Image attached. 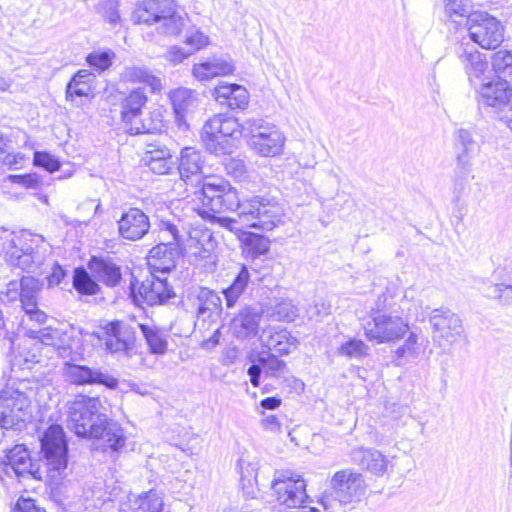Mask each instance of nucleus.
Wrapping results in <instances>:
<instances>
[{"label": "nucleus", "mask_w": 512, "mask_h": 512, "mask_svg": "<svg viewBox=\"0 0 512 512\" xmlns=\"http://www.w3.org/2000/svg\"><path fill=\"white\" fill-rule=\"evenodd\" d=\"M100 408L99 398L77 396L68 403V428L77 436L98 440L103 451L119 454L126 445L124 430L117 423L108 421Z\"/></svg>", "instance_id": "nucleus-1"}, {"label": "nucleus", "mask_w": 512, "mask_h": 512, "mask_svg": "<svg viewBox=\"0 0 512 512\" xmlns=\"http://www.w3.org/2000/svg\"><path fill=\"white\" fill-rule=\"evenodd\" d=\"M283 215V207L274 197L253 195L241 199L237 221L247 228L270 231L281 222Z\"/></svg>", "instance_id": "nucleus-2"}, {"label": "nucleus", "mask_w": 512, "mask_h": 512, "mask_svg": "<svg viewBox=\"0 0 512 512\" xmlns=\"http://www.w3.org/2000/svg\"><path fill=\"white\" fill-rule=\"evenodd\" d=\"M246 120L239 123L237 118L217 114L209 118L202 127L201 141L206 150L216 155L229 154L234 145L231 139L247 136Z\"/></svg>", "instance_id": "nucleus-3"}, {"label": "nucleus", "mask_w": 512, "mask_h": 512, "mask_svg": "<svg viewBox=\"0 0 512 512\" xmlns=\"http://www.w3.org/2000/svg\"><path fill=\"white\" fill-rule=\"evenodd\" d=\"M377 310L364 323L366 338L377 344L390 343L401 339L409 331L408 320L398 315L396 311L386 312L390 307L385 295L379 296L376 302Z\"/></svg>", "instance_id": "nucleus-4"}, {"label": "nucleus", "mask_w": 512, "mask_h": 512, "mask_svg": "<svg viewBox=\"0 0 512 512\" xmlns=\"http://www.w3.org/2000/svg\"><path fill=\"white\" fill-rule=\"evenodd\" d=\"M46 473L51 480L62 478L68 465V445L60 425H51L41 438Z\"/></svg>", "instance_id": "nucleus-5"}, {"label": "nucleus", "mask_w": 512, "mask_h": 512, "mask_svg": "<svg viewBox=\"0 0 512 512\" xmlns=\"http://www.w3.org/2000/svg\"><path fill=\"white\" fill-rule=\"evenodd\" d=\"M247 136L250 148L262 157H274L282 153L285 136L280 129L263 119H247Z\"/></svg>", "instance_id": "nucleus-6"}, {"label": "nucleus", "mask_w": 512, "mask_h": 512, "mask_svg": "<svg viewBox=\"0 0 512 512\" xmlns=\"http://www.w3.org/2000/svg\"><path fill=\"white\" fill-rule=\"evenodd\" d=\"M202 203L215 213L236 211L240 205L237 190L221 177L205 176L199 187Z\"/></svg>", "instance_id": "nucleus-7"}, {"label": "nucleus", "mask_w": 512, "mask_h": 512, "mask_svg": "<svg viewBox=\"0 0 512 512\" xmlns=\"http://www.w3.org/2000/svg\"><path fill=\"white\" fill-rule=\"evenodd\" d=\"M32 416L29 396L13 386L0 391V425L4 429L20 428Z\"/></svg>", "instance_id": "nucleus-8"}, {"label": "nucleus", "mask_w": 512, "mask_h": 512, "mask_svg": "<svg viewBox=\"0 0 512 512\" xmlns=\"http://www.w3.org/2000/svg\"><path fill=\"white\" fill-rule=\"evenodd\" d=\"M466 28L469 38L483 49H496L504 40L503 25L485 11L472 13Z\"/></svg>", "instance_id": "nucleus-9"}, {"label": "nucleus", "mask_w": 512, "mask_h": 512, "mask_svg": "<svg viewBox=\"0 0 512 512\" xmlns=\"http://www.w3.org/2000/svg\"><path fill=\"white\" fill-rule=\"evenodd\" d=\"M63 360L62 375L66 382L75 385L102 384L110 389H115L118 385V380L115 377L99 369L81 364L80 350H74L72 355Z\"/></svg>", "instance_id": "nucleus-10"}, {"label": "nucleus", "mask_w": 512, "mask_h": 512, "mask_svg": "<svg viewBox=\"0 0 512 512\" xmlns=\"http://www.w3.org/2000/svg\"><path fill=\"white\" fill-rule=\"evenodd\" d=\"M334 498L342 505L357 503L365 496L367 484L363 475L354 469L337 471L330 480Z\"/></svg>", "instance_id": "nucleus-11"}, {"label": "nucleus", "mask_w": 512, "mask_h": 512, "mask_svg": "<svg viewBox=\"0 0 512 512\" xmlns=\"http://www.w3.org/2000/svg\"><path fill=\"white\" fill-rule=\"evenodd\" d=\"M271 487L279 503L289 508H300L308 499L305 480L290 471H277Z\"/></svg>", "instance_id": "nucleus-12"}, {"label": "nucleus", "mask_w": 512, "mask_h": 512, "mask_svg": "<svg viewBox=\"0 0 512 512\" xmlns=\"http://www.w3.org/2000/svg\"><path fill=\"white\" fill-rule=\"evenodd\" d=\"M429 321L433 327V339L440 347H451L464 334L461 319L449 309H434Z\"/></svg>", "instance_id": "nucleus-13"}, {"label": "nucleus", "mask_w": 512, "mask_h": 512, "mask_svg": "<svg viewBox=\"0 0 512 512\" xmlns=\"http://www.w3.org/2000/svg\"><path fill=\"white\" fill-rule=\"evenodd\" d=\"M26 336L38 339L42 344L53 347L62 359L72 355L74 350H80V339L73 335L72 330L52 327L27 329Z\"/></svg>", "instance_id": "nucleus-14"}, {"label": "nucleus", "mask_w": 512, "mask_h": 512, "mask_svg": "<svg viewBox=\"0 0 512 512\" xmlns=\"http://www.w3.org/2000/svg\"><path fill=\"white\" fill-rule=\"evenodd\" d=\"M250 382L254 387L260 385V377L274 378L281 382H288L290 378V370L285 361L280 360L270 352H262L257 358V363L251 365L247 371Z\"/></svg>", "instance_id": "nucleus-15"}, {"label": "nucleus", "mask_w": 512, "mask_h": 512, "mask_svg": "<svg viewBox=\"0 0 512 512\" xmlns=\"http://www.w3.org/2000/svg\"><path fill=\"white\" fill-rule=\"evenodd\" d=\"M213 222L218 223L221 227L234 232L241 243L243 252L250 256H261L269 251L270 240L260 234L243 231L238 227V221L235 218L213 216Z\"/></svg>", "instance_id": "nucleus-16"}, {"label": "nucleus", "mask_w": 512, "mask_h": 512, "mask_svg": "<svg viewBox=\"0 0 512 512\" xmlns=\"http://www.w3.org/2000/svg\"><path fill=\"white\" fill-rule=\"evenodd\" d=\"M105 346L111 353H123L129 356L135 347V332L123 322H109L104 327Z\"/></svg>", "instance_id": "nucleus-17"}, {"label": "nucleus", "mask_w": 512, "mask_h": 512, "mask_svg": "<svg viewBox=\"0 0 512 512\" xmlns=\"http://www.w3.org/2000/svg\"><path fill=\"white\" fill-rule=\"evenodd\" d=\"M204 159L201 152L192 147H185L181 150L179 158L180 179L191 187L198 188L205 177L202 176Z\"/></svg>", "instance_id": "nucleus-18"}, {"label": "nucleus", "mask_w": 512, "mask_h": 512, "mask_svg": "<svg viewBox=\"0 0 512 512\" xmlns=\"http://www.w3.org/2000/svg\"><path fill=\"white\" fill-rule=\"evenodd\" d=\"M5 457L7 470L11 469L19 479H42L43 471L36 463L32 462L29 452L24 445H15L6 453Z\"/></svg>", "instance_id": "nucleus-19"}, {"label": "nucleus", "mask_w": 512, "mask_h": 512, "mask_svg": "<svg viewBox=\"0 0 512 512\" xmlns=\"http://www.w3.org/2000/svg\"><path fill=\"white\" fill-rule=\"evenodd\" d=\"M481 103L492 107L496 112L509 105L512 100V86L500 77L481 84L479 89Z\"/></svg>", "instance_id": "nucleus-20"}, {"label": "nucleus", "mask_w": 512, "mask_h": 512, "mask_svg": "<svg viewBox=\"0 0 512 512\" xmlns=\"http://www.w3.org/2000/svg\"><path fill=\"white\" fill-rule=\"evenodd\" d=\"M150 228L148 216L138 208H130L118 221L120 235L128 240L141 239Z\"/></svg>", "instance_id": "nucleus-21"}, {"label": "nucleus", "mask_w": 512, "mask_h": 512, "mask_svg": "<svg viewBox=\"0 0 512 512\" xmlns=\"http://www.w3.org/2000/svg\"><path fill=\"white\" fill-rule=\"evenodd\" d=\"M261 344L270 351L288 355L298 347V340L287 329L268 327L259 336Z\"/></svg>", "instance_id": "nucleus-22"}, {"label": "nucleus", "mask_w": 512, "mask_h": 512, "mask_svg": "<svg viewBox=\"0 0 512 512\" xmlns=\"http://www.w3.org/2000/svg\"><path fill=\"white\" fill-rule=\"evenodd\" d=\"M457 55L469 81L471 84H475V80L480 79L487 70L488 63L476 48L464 43L457 48Z\"/></svg>", "instance_id": "nucleus-23"}, {"label": "nucleus", "mask_w": 512, "mask_h": 512, "mask_svg": "<svg viewBox=\"0 0 512 512\" xmlns=\"http://www.w3.org/2000/svg\"><path fill=\"white\" fill-rule=\"evenodd\" d=\"M138 293L149 306L162 304L174 296V292L168 286L166 278L161 276L143 281L138 289Z\"/></svg>", "instance_id": "nucleus-24"}, {"label": "nucleus", "mask_w": 512, "mask_h": 512, "mask_svg": "<svg viewBox=\"0 0 512 512\" xmlns=\"http://www.w3.org/2000/svg\"><path fill=\"white\" fill-rule=\"evenodd\" d=\"M186 19L177 12L173 0H162V9L156 30L167 36H178L185 27Z\"/></svg>", "instance_id": "nucleus-25"}, {"label": "nucleus", "mask_w": 512, "mask_h": 512, "mask_svg": "<svg viewBox=\"0 0 512 512\" xmlns=\"http://www.w3.org/2000/svg\"><path fill=\"white\" fill-rule=\"evenodd\" d=\"M13 251L7 256H36L45 254L49 246L41 235L29 231H22L11 240Z\"/></svg>", "instance_id": "nucleus-26"}, {"label": "nucleus", "mask_w": 512, "mask_h": 512, "mask_svg": "<svg viewBox=\"0 0 512 512\" xmlns=\"http://www.w3.org/2000/svg\"><path fill=\"white\" fill-rule=\"evenodd\" d=\"M146 166L155 174H168L175 162L171 151L159 143H150L143 157Z\"/></svg>", "instance_id": "nucleus-27"}, {"label": "nucleus", "mask_w": 512, "mask_h": 512, "mask_svg": "<svg viewBox=\"0 0 512 512\" xmlns=\"http://www.w3.org/2000/svg\"><path fill=\"white\" fill-rule=\"evenodd\" d=\"M214 97L221 105H226L231 110L245 109L249 103L247 89L238 84H221L215 88Z\"/></svg>", "instance_id": "nucleus-28"}, {"label": "nucleus", "mask_w": 512, "mask_h": 512, "mask_svg": "<svg viewBox=\"0 0 512 512\" xmlns=\"http://www.w3.org/2000/svg\"><path fill=\"white\" fill-rule=\"evenodd\" d=\"M234 72V65L224 57L213 56L206 61L194 64L192 73L201 81L210 80L217 76H226Z\"/></svg>", "instance_id": "nucleus-29"}, {"label": "nucleus", "mask_w": 512, "mask_h": 512, "mask_svg": "<svg viewBox=\"0 0 512 512\" xmlns=\"http://www.w3.org/2000/svg\"><path fill=\"white\" fill-rule=\"evenodd\" d=\"M352 459L359 466L376 476H383L388 468L387 458L376 449H355L352 452Z\"/></svg>", "instance_id": "nucleus-30"}, {"label": "nucleus", "mask_w": 512, "mask_h": 512, "mask_svg": "<svg viewBox=\"0 0 512 512\" xmlns=\"http://www.w3.org/2000/svg\"><path fill=\"white\" fill-rule=\"evenodd\" d=\"M88 267L97 281H101L107 286L114 287L121 280L120 267L107 258H91Z\"/></svg>", "instance_id": "nucleus-31"}, {"label": "nucleus", "mask_w": 512, "mask_h": 512, "mask_svg": "<svg viewBox=\"0 0 512 512\" xmlns=\"http://www.w3.org/2000/svg\"><path fill=\"white\" fill-rule=\"evenodd\" d=\"M454 147L456 150V165L472 166V157L477 148V143L469 130L460 128L455 131Z\"/></svg>", "instance_id": "nucleus-32"}, {"label": "nucleus", "mask_w": 512, "mask_h": 512, "mask_svg": "<svg viewBox=\"0 0 512 512\" xmlns=\"http://www.w3.org/2000/svg\"><path fill=\"white\" fill-rule=\"evenodd\" d=\"M262 313L254 308L246 307L233 319L232 326L237 337L255 335L258 330Z\"/></svg>", "instance_id": "nucleus-33"}, {"label": "nucleus", "mask_w": 512, "mask_h": 512, "mask_svg": "<svg viewBox=\"0 0 512 512\" xmlns=\"http://www.w3.org/2000/svg\"><path fill=\"white\" fill-rule=\"evenodd\" d=\"M139 328L152 354L163 355L166 353L167 335L160 328L146 323L139 324Z\"/></svg>", "instance_id": "nucleus-34"}, {"label": "nucleus", "mask_w": 512, "mask_h": 512, "mask_svg": "<svg viewBox=\"0 0 512 512\" xmlns=\"http://www.w3.org/2000/svg\"><path fill=\"white\" fill-rule=\"evenodd\" d=\"M125 81L143 83L151 88L152 92H159L162 88L161 80L153 75L149 69L141 66L126 67L122 73Z\"/></svg>", "instance_id": "nucleus-35"}, {"label": "nucleus", "mask_w": 512, "mask_h": 512, "mask_svg": "<svg viewBox=\"0 0 512 512\" xmlns=\"http://www.w3.org/2000/svg\"><path fill=\"white\" fill-rule=\"evenodd\" d=\"M160 237L167 240V243H160L156 247L152 248L148 256H168V249L172 251V246H177L180 235L179 231L173 223L169 221H161L160 223ZM169 256H172V252H169Z\"/></svg>", "instance_id": "nucleus-36"}, {"label": "nucleus", "mask_w": 512, "mask_h": 512, "mask_svg": "<svg viewBox=\"0 0 512 512\" xmlns=\"http://www.w3.org/2000/svg\"><path fill=\"white\" fill-rule=\"evenodd\" d=\"M445 16L456 25L465 24L467 27L472 10L469 0H445Z\"/></svg>", "instance_id": "nucleus-37"}, {"label": "nucleus", "mask_w": 512, "mask_h": 512, "mask_svg": "<svg viewBox=\"0 0 512 512\" xmlns=\"http://www.w3.org/2000/svg\"><path fill=\"white\" fill-rule=\"evenodd\" d=\"M73 288L80 295L93 296L100 292L97 279L83 267L75 268L72 277Z\"/></svg>", "instance_id": "nucleus-38"}, {"label": "nucleus", "mask_w": 512, "mask_h": 512, "mask_svg": "<svg viewBox=\"0 0 512 512\" xmlns=\"http://www.w3.org/2000/svg\"><path fill=\"white\" fill-rule=\"evenodd\" d=\"M172 104L175 112L176 121L179 126L185 124V116L194 108L196 98L191 91L187 89L176 90L172 94Z\"/></svg>", "instance_id": "nucleus-39"}, {"label": "nucleus", "mask_w": 512, "mask_h": 512, "mask_svg": "<svg viewBox=\"0 0 512 512\" xmlns=\"http://www.w3.org/2000/svg\"><path fill=\"white\" fill-rule=\"evenodd\" d=\"M162 9L160 0H144L142 4L133 12L132 19L135 23L157 25Z\"/></svg>", "instance_id": "nucleus-40"}, {"label": "nucleus", "mask_w": 512, "mask_h": 512, "mask_svg": "<svg viewBox=\"0 0 512 512\" xmlns=\"http://www.w3.org/2000/svg\"><path fill=\"white\" fill-rule=\"evenodd\" d=\"M20 301L24 311H31L37 307L38 283L32 277L21 279Z\"/></svg>", "instance_id": "nucleus-41"}, {"label": "nucleus", "mask_w": 512, "mask_h": 512, "mask_svg": "<svg viewBox=\"0 0 512 512\" xmlns=\"http://www.w3.org/2000/svg\"><path fill=\"white\" fill-rule=\"evenodd\" d=\"M196 299L198 301L197 315L204 316L208 311L217 308L221 304L220 297L212 290L205 287L195 289Z\"/></svg>", "instance_id": "nucleus-42"}, {"label": "nucleus", "mask_w": 512, "mask_h": 512, "mask_svg": "<svg viewBox=\"0 0 512 512\" xmlns=\"http://www.w3.org/2000/svg\"><path fill=\"white\" fill-rule=\"evenodd\" d=\"M249 280V273L245 266L234 279L233 283L223 291L228 307H233L245 290Z\"/></svg>", "instance_id": "nucleus-43"}, {"label": "nucleus", "mask_w": 512, "mask_h": 512, "mask_svg": "<svg viewBox=\"0 0 512 512\" xmlns=\"http://www.w3.org/2000/svg\"><path fill=\"white\" fill-rule=\"evenodd\" d=\"M147 102V96L141 88L132 90L121 104V116L139 114Z\"/></svg>", "instance_id": "nucleus-44"}, {"label": "nucleus", "mask_w": 512, "mask_h": 512, "mask_svg": "<svg viewBox=\"0 0 512 512\" xmlns=\"http://www.w3.org/2000/svg\"><path fill=\"white\" fill-rule=\"evenodd\" d=\"M395 355L398 365L403 364V362L416 359L420 355V346L418 344L417 335L411 332L404 344L397 348Z\"/></svg>", "instance_id": "nucleus-45"}, {"label": "nucleus", "mask_w": 512, "mask_h": 512, "mask_svg": "<svg viewBox=\"0 0 512 512\" xmlns=\"http://www.w3.org/2000/svg\"><path fill=\"white\" fill-rule=\"evenodd\" d=\"M470 173L471 166H455L452 184L453 201L458 202L461 199L468 185Z\"/></svg>", "instance_id": "nucleus-46"}, {"label": "nucleus", "mask_w": 512, "mask_h": 512, "mask_svg": "<svg viewBox=\"0 0 512 512\" xmlns=\"http://www.w3.org/2000/svg\"><path fill=\"white\" fill-rule=\"evenodd\" d=\"M337 351L341 356L360 359L368 354L369 346L360 339H349L342 343Z\"/></svg>", "instance_id": "nucleus-47"}, {"label": "nucleus", "mask_w": 512, "mask_h": 512, "mask_svg": "<svg viewBox=\"0 0 512 512\" xmlns=\"http://www.w3.org/2000/svg\"><path fill=\"white\" fill-rule=\"evenodd\" d=\"M222 164L230 177L234 180L243 182L247 178V169L243 160L231 156H225Z\"/></svg>", "instance_id": "nucleus-48"}, {"label": "nucleus", "mask_w": 512, "mask_h": 512, "mask_svg": "<svg viewBox=\"0 0 512 512\" xmlns=\"http://www.w3.org/2000/svg\"><path fill=\"white\" fill-rule=\"evenodd\" d=\"M66 99L74 102L77 106L82 105V102H77V98L89 97L92 93L91 85L88 82H77L70 80L66 86Z\"/></svg>", "instance_id": "nucleus-49"}, {"label": "nucleus", "mask_w": 512, "mask_h": 512, "mask_svg": "<svg viewBox=\"0 0 512 512\" xmlns=\"http://www.w3.org/2000/svg\"><path fill=\"white\" fill-rule=\"evenodd\" d=\"M298 315V309L289 300H284L275 305L272 313L273 319L277 321H293Z\"/></svg>", "instance_id": "nucleus-50"}, {"label": "nucleus", "mask_w": 512, "mask_h": 512, "mask_svg": "<svg viewBox=\"0 0 512 512\" xmlns=\"http://www.w3.org/2000/svg\"><path fill=\"white\" fill-rule=\"evenodd\" d=\"M152 278L163 277L175 268L174 258H147Z\"/></svg>", "instance_id": "nucleus-51"}, {"label": "nucleus", "mask_w": 512, "mask_h": 512, "mask_svg": "<svg viewBox=\"0 0 512 512\" xmlns=\"http://www.w3.org/2000/svg\"><path fill=\"white\" fill-rule=\"evenodd\" d=\"M115 54L108 50L102 52H92L88 54L86 61L87 63L97 69L99 72L107 70L113 62Z\"/></svg>", "instance_id": "nucleus-52"}, {"label": "nucleus", "mask_w": 512, "mask_h": 512, "mask_svg": "<svg viewBox=\"0 0 512 512\" xmlns=\"http://www.w3.org/2000/svg\"><path fill=\"white\" fill-rule=\"evenodd\" d=\"M33 164L50 173L58 171L61 167L60 161L54 155L46 151L34 152Z\"/></svg>", "instance_id": "nucleus-53"}, {"label": "nucleus", "mask_w": 512, "mask_h": 512, "mask_svg": "<svg viewBox=\"0 0 512 512\" xmlns=\"http://www.w3.org/2000/svg\"><path fill=\"white\" fill-rule=\"evenodd\" d=\"M184 42L189 46L188 52L192 55L205 48L209 44V38L200 30L193 29L187 32Z\"/></svg>", "instance_id": "nucleus-54"}, {"label": "nucleus", "mask_w": 512, "mask_h": 512, "mask_svg": "<svg viewBox=\"0 0 512 512\" xmlns=\"http://www.w3.org/2000/svg\"><path fill=\"white\" fill-rule=\"evenodd\" d=\"M163 126L160 113L151 112L148 117H143L142 125L136 129H140L141 134H154L160 132Z\"/></svg>", "instance_id": "nucleus-55"}, {"label": "nucleus", "mask_w": 512, "mask_h": 512, "mask_svg": "<svg viewBox=\"0 0 512 512\" xmlns=\"http://www.w3.org/2000/svg\"><path fill=\"white\" fill-rule=\"evenodd\" d=\"M492 67L496 73H505L512 67V52L499 50L492 56Z\"/></svg>", "instance_id": "nucleus-56"}, {"label": "nucleus", "mask_w": 512, "mask_h": 512, "mask_svg": "<svg viewBox=\"0 0 512 512\" xmlns=\"http://www.w3.org/2000/svg\"><path fill=\"white\" fill-rule=\"evenodd\" d=\"M488 295L502 304H509L512 301V285L504 283L492 285L489 287Z\"/></svg>", "instance_id": "nucleus-57"}, {"label": "nucleus", "mask_w": 512, "mask_h": 512, "mask_svg": "<svg viewBox=\"0 0 512 512\" xmlns=\"http://www.w3.org/2000/svg\"><path fill=\"white\" fill-rule=\"evenodd\" d=\"M139 508L143 512H163V502L156 493L149 492L143 498L139 499Z\"/></svg>", "instance_id": "nucleus-58"}, {"label": "nucleus", "mask_w": 512, "mask_h": 512, "mask_svg": "<svg viewBox=\"0 0 512 512\" xmlns=\"http://www.w3.org/2000/svg\"><path fill=\"white\" fill-rule=\"evenodd\" d=\"M47 315L35 307L31 311H25V317L21 321V327L24 330V334L26 335L27 329H33L30 327V322H35L38 325H42L46 322Z\"/></svg>", "instance_id": "nucleus-59"}, {"label": "nucleus", "mask_w": 512, "mask_h": 512, "mask_svg": "<svg viewBox=\"0 0 512 512\" xmlns=\"http://www.w3.org/2000/svg\"><path fill=\"white\" fill-rule=\"evenodd\" d=\"M124 128L126 132L131 135H139L141 134V130H137L134 128L140 127L143 121V112L139 114H127L126 116H121Z\"/></svg>", "instance_id": "nucleus-60"}, {"label": "nucleus", "mask_w": 512, "mask_h": 512, "mask_svg": "<svg viewBox=\"0 0 512 512\" xmlns=\"http://www.w3.org/2000/svg\"><path fill=\"white\" fill-rule=\"evenodd\" d=\"M8 179L14 183L26 188H37L40 184V177L36 173L24 175H9Z\"/></svg>", "instance_id": "nucleus-61"}, {"label": "nucleus", "mask_w": 512, "mask_h": 512, "mask_svg": "<svg viewBox=\"0 0 512 512\" xmlns=\"http://www.w3.org/2000/svg\"><path fill=\"white\" fill-rule=\"evenodd\" d=\"M283 420L284 417H279L272 414L266 415L263 417L261 425L266 431L279 434L283 432Z\"/></svg>", "instance_id": "nucleus-62"}, {"label": "nucleus", "mask_w": 512, "mask_h": 512, "mask_svg": "<svg viewBox=\"0 0 512 512\" xmlns=\"http://www.w3.org/2000/svg\"><path fill=\"white\" fill-rule=\"evenodd\" d=\"M14 512H46L42 507L36 504V501L30 497H20L15 505Z\"/></svg>", "instance_id": "nucleus-63"}, {"label": "nucleus", "mask_w": 512, "mask_h": 512, "mask_svg": "<svg viewBox=\"0 0 512 512\" xmlns=\"http://www.w3.org/2000/svg\"><path fill=\"white\" fill-rule=\"evenodd\" d=\"M191 54L188 52V50H185L182 47L179 46H171L166 54L165 58L167 61L173 63V64H179L182 63L185 59H187Z\"/></svg>", "instance_id": "nucleus-64"}]
</instances>
